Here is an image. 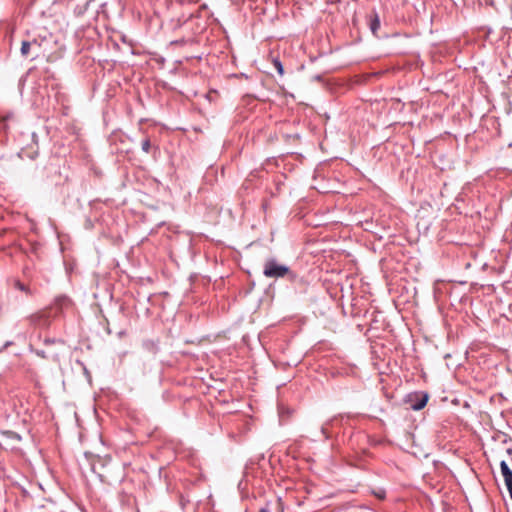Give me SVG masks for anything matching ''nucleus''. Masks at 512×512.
Instances as JSON below:
<instances>
[{"instance_id": "f257e3e1", "label": "nucleus", "mask_w": 512, "mask_h": 512, "mask_svg": "<svg viewBox=\"0 0 512 512\" xmlns=\"http://www.w3.org/2000/svg\"><path fill=\"white\" fill-rule=\"evenodd\" d=\"M263 275L274 279L288 277L292 282L297 278L296 273L291 271L287 265L279 263L275 258H269L265 261Z\"/></svg>"}, {"instance_id": "f03ea898", "label": "nucleus", "mask_w": 512, "mask_h": 512, "mask_svg": "<svg viewBox=\"0 0 512 512\" xmlns=\"http://www.w3.org/2000/svg\"><path fill=\"white\" fill-rule=\"evenodd\" d=\"M30 41L33 47L32 59H36L41 55L44 56L51 50L52 44L54 43L53 36L50 33H45L44 35L39 34Z\"/></svg>"}, {"instance_id": "7ed1b4c3", "label": "nucleus", "mask_w": 512, "mask_h": 512, "mask_svg": "<svg viewBox=\"0 0 512 512\" xmlns=\"http://www.w3.org/2000/svg\"><path fill=\"white\" fill-rule=\"evenodd\" d=\"M429 400V395L424 391H416L410 393L405 398V403L409 405L412 410L419 411L423 409Z\"/></svg>"}, {"instance_id": "20e7f679", "label": "nucleus", "mask_w": 512, "mask_h": 512, "mask_svg": "<svg viewBox=\"0 0 512 512\" xmlns=\"http://www.w3.org/2000/svg\"><path fill=\"white\" fill-rule=\"evenodd\" d=\"M26 320L35 328L46 329L50 326V313L48 310H41L29 315Z\"/></svg>"}, {"instance_id": "39448f33", "label": "nucleus", "mask_w": 512, "mask_h": 512, "mask_svg": "<svg viewBox=\"0 0 512 512\" xmlns=\"http://www.w3.org/2000/svg\"><path fill=\"white\" fill-rule=\"evenodd\" d=\"M99 8L100 12L108 17L111 13L120 14L124 10V3L123 0H110L101 2Z\"/></svg>"}, {"instance_id": "423d86ee", "label": "nucleus", "mask_w": 512, "mask_h": 512, "mask_svg": "<svg viewBox=\"0 0 512 512\" xmlns=\"http://www.w3.org/2000/svg\"><path fill=\"white\" fill-rule=\"evenodd\" d=\"M1 434L5 438V442L3 443L0 441V449H14L15 446L12 445L10 442H19L21 440V436L13 431H2Z\"/></svg>"}, {"instance_id": "0eeeda50", "label": "nucleus", "mask_w": 512, "mask_h": 512, "mask_svg": "<svg viewBox=\"0 0 512 512\" xmlns=\"http://www.w3.org/2000/svg\"><path fill=\"white\" fill-rule=\"evenodd\" d=\"M500 469L501 474L503 476L506 488L508 490V493L512 499V470L508 466L507 462L505 460H502L500 462Z\"/></svg>"}, {"instance_id": "6e6552de", "label": "nucleus", "mask_w": 512, "mask_h": 512, "mask_svg": "<svg viewBox=\"0 0 512 512\" xmlns=\"http://www.w3.org/2000/svg\"><path fill=\"white\" fill-rule=\"evenodd\" d=\"M73 306L72 300L66 295L57 296L51 309H55L57 312L68 310Z\"/></svg>"}, {"instance_id": "1a4fd4ad", "label": "nucleus", "mask_w": 512, "mask_h": 512, "mask_svg": "<svg viewBox=\"0 0 512 512\" xmlns=\"http://www.w3.org/2000/svg\"><path fill=\"white\" fill-rule=\"evenodd\" d=\"M141 150L144 153L152 154L154 158H156L157 154H159V152H160L159 146L152 144L149 137H146L145 139L142 140Z\"/></svg>"}, {"instance_id": "9d476101", "label": "nucleus", "mask_w": 512, "mask_h": 512, "mask_svg": "<svg viewBox=\"0 0 512 512\" xmlns=\"http://www.w3.org/2000/svg\"><path fill=\"white\" fill-rule=\"evenodd\" d=\"M143 349L151 354H156L159 351V341L145 339L143 340Z\"/></svg>"}, {"instance_id": "9b49d317", "label": "nucleus", "mask_w": 512, "mask_h": 512, "mask_svg": "<svg viewBox=\"0 0 512 512\" xmlns=\"http://www.w3.org/2000/svg\"><path fill=\"white\" fill-rule=\"evenodd\" d=\"M369 27L373 35H376L380 29V19L376 11L373 12L369 20Z\"/></svg>"}, {"instance_id": "f8f14e48", "label": "nucleus", "mask_w": 512, "mask_h": 512, "mask_svg": "<svg viewBox=\"0 0 512 512\" xmlns=\"http://www.w3.org/2000/svg\"><path fill=\"white\" fill-rule=\"evenodd\" d=\"M21 55L28 57L31 53L33 54V47L30 40H24L21 44Z\"/></svg>"}, {"instance_id": "ddd939ff", "label": "nucleus", "mask_w": 512, "mask_h": 512, "mask_svg": "<svg viewBox=\"0 0 512 512\" xmlns=\"http://www.w3.org/2000/svg\"><path fill=\"white\" fill-rule=\"evenodd\" d=\"M38 156V150H33V151H28V150H21L19 153H18V157L23 159L25 157L31 159V160H34L36 159Z\"/></svg>"}, {"instance_id": "4468645a", "label": "nucleus", "mask_w": 512, "mask_h": 512, "mask_svg": "<svg viewBox=\"0 0 512 512\" xmlns=\"http://www.w3.org/2000/svg\"><path fill=\"white\" fill-rule=\"evenodd\" d=\"M336 421L335 418L330 419L329 421L325 422L321 427V433L323 434L325 439L330 438V432L329 427L333 425V423Z\"/></svg>"}, {"instance_id": "2eb2a0df", "label": "nucleus", "mask_w": 512, "mask_h": 512, "mask_svg": "<svg viewBox=\"0 0 512 512\" xmlns=\"http://www.w3.org/2000/svg\"><path fill=\"white\" fill-rule=\"evenodd\" d=\"M272 64H273L274 68L277 70L278 74L280 76H283L284 75V67H283V64L280 61V59L278 57L273 58Z\"/></svg>"}, {"instance_id": "dca6fc26", "label": "nucleus", "mask_w": 512, "mask_h": 512, "mask_svg": "<svg viewBox=\"0 0 512 512\" xmlns=\"http://www.w3.org/2000/svg\"><path fill=\"white\" fill-rule=\"evenodd\" d=\"M14 287L20 291L25 292L27 295H31V290L28 286H26L24 283L20 282L19 280H16L14 282Z\"/></svg>"}, {"instance_id": "f3484780", "label": "nucleus", "mask_w": 512, "mask_h": 512, "mask_svg": "<svg viewBox=\"0 0 512 512\" xmlns=\"http://www.w3.org/2000/svg\"><path fill=\"white\" fill-rule=\"evenodd\" d=\"M33 352H34L37 356H39V357H41V358H43V359L48 358V356H47V354H46V352H45L44 350L36 349V350H33Z\"/></svg>"}, {"instance_id": "a211bd4d", "label": "nucleus", "mask_w": 512, "mask_h": 512, "mask_svg": "<svg viewBox=\"0 0 512 512\" xmlns=\"http://www.w3.org/2000/svg\"><path fill=\"white\" fill-rule=\"evenodd\" d=\"M375 496L379 499H384L385 497V491L381 490L379 492H375Z\"/></svg>"}, {"instance_id": "6ab92c4d", "label": "nucleus", "mask_w": 512, "mask_h": 512, "mask_svg": "<svg viewBox=\"0 0 512 512\" xmlns=\"http://www.w3.org/2000/svg\"><path fill=\"white\" fill-rule=\"evenodd\" d=\"M55 343V339H51V338H45L44 339V344L45 345H50V344H53Z\"/></svg>"}, {"instance_id": "aec40b11", "label": "nucleus", "mask_w": 512, "mask_h": 512, "mask_svg": "<svg viewBox=\"0 0 512 512\" xmlns=\"http://www.w3.org/2000/svg\"><path fill=\"white\" fill-rule=\"evenodd\" d=\"M11 345H13V342H12V341H7V342L4 344L3 348H4V349H6V348H8V347H9V346H11Z\"/></svg>"}, {"instance_id": "412c9836", "label": "nucleus", "mask_w": 512, "mask_h": 512, "mask_svg": "<svg viewBox=\"0 0 512 512\" xmlns=\"http://www.w3.org/2000/svg\"><path fill=\"white\" fill-rule=\"evenodd\" d=\"M259 512H270L267 507H263L259 510Z\"/></svg>"}, {"instance_id": "4be33fe9", "label": "nucleus", "mask_w": 512, "mask_h": 512, "mask_svg": "<svg viewBox=\"0 0 512 512\" xmlns=\"http://www.w3.org/2000/svg\"><path fill=\"white\" fill-rule=\"evenodd\" d=\"M507 454H508V455H512V448H508V449H507Z\"/></svg>"}, {"instance_id": "5701e85b", "label": "nucleus", "mask_w": 512, "mask_h": 512, "mask_svg": "<svg viewBox=\"0 0 512 512\" xmlns=\"http://www.w3.org/2000/svg\"><path fill=\"white\" fill-rule=\"evenodd\" d=\"M95 1H96V0H89V1L87 2V5L89 6L91 3L95 2Z\"/></svg>"}]
</instances>
